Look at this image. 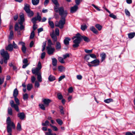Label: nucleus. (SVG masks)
<instances>
[{
  "instance_id": "nucleus-51",
  "label": "nucleus",
  "mask_w": 135,
  "mask_h": 135,
  "mask_svg": "<svg viewBox=\"0 0 135 135\" xmlns=\"http://www.w3.org/2000/svg\"><path fill=\"white\" fill-rule=\"evenodd\" d=\"M90 57L94 59H96L97 57L96 55L94 54H90Z\"/></svg>"
},
{
  "instance_id": "nucleus-63",
  "label": "nucleus",
  "mask_w": 135,
  "mask_h": 135,
  "mask_svg": "<svg viewBox=\"0 0 135 135\" xmlns=\"http://www.w3.org/2000/svg\"><path fill=\"white\" fill-rule=\"evenodd\" d=\"M27 62L28 60L26 59H24L23 60V62L24 64H28Z\"/></svg>"
},
{
  "instance_id": "nucleus-47",
  "label": "nucleus",
  "mask_w": 135,
  "mask_h": 135,
  "mask_svg": "<svg viewBox=\"0 0 135 135\" xmlns=\"http://www.w3.org/2000/svg\"><path fill=\"white\" fill-rule=\"evenodd\" d=\"M13 31H11L10 32V35L9 37V38L11 39H12L13 38Z\"/></svg>"
},
{
  "instance_id": "nucleus-17",
  "label": "nucleus",
  "mask_w": 135,
  "mask_h": 135,
  "mask_svg": "<svg viewBox=\"0 0 135 135\" xmlns=\"http://www.w3.org/2000/svg\"><path fill=\"white\" fill-rule=\"evenodd\" d=\"M90 30L91 31L94 33L97 34L98 33V31L93 26H92L90 28Z\"/></svg>"
},
{
  "instance_id": "nucleus-64",
  "label": "nucleus",
  "mask_w": 135,
  "mask_h": 135,
  "mask_svg": "<svg viewBox=\"0 0 135 135\" xmlns=\"http://www.w3.org/2000/svg\"><path fill=\"white\" fill-rule=\"evenodd\" d=\"M126 135H133V134L131 133L130 132H127L125 133Z\"/></svg>"
},
{
  "instance_id": "nucleus-53",
  "label": "nucleus",
  "mask_w": 135,
  "mask_h": 135,
  "mask_svg": "<svg viewBox=\"0 0 135 135\" xmlns=\"http://www.w3.org/2000/svg\"><path fill=\"white\" fill-rule=\"evenodd\" d=\"M69 55L68 53H67L65 55H63V59H65L67 57H69Z\"/></svg>"
},
{
  "instance_id": "nucleus-49",
  "label": "nucleus",
  "mask_w": 135,
  "mask_h": 135,
  "mask_svg": "<svg viewBox=\"0 0 135 135\" xmlns=\"http://www.w3.org/2000/svg\"><path fill=\"white\" fill-rule=\"evenodd\" d=\"M85 51V52L89 54L91 53L93 51V50H88L87 49H85L84 50Z\"/></svg>"
},
{
  "instance_id": "nucleus-33",
  "label": "nucleus",
  "mask_w": 135,
  "mask_h": 135,
  "mask_svg": "<svg viewBox=\"0 0 135 135\" xmlns=\"http://www.w3.org/2000/svg\"><path fill=\"white\" fill-rule=\"evenodd\" d=\"M40 0H32V3L34 5H37L39 3Z\"/></svg>"
},
{
  "instance_id": "nucleus-48",
  "label": "nucleus",
  "mask_w": 135,
  "mask_h": 135,
  "mask_svg": "<svg viewBox=\"0 0 135 135\" xmlns=\"http://www.w3.org/2000/svg\"><path fill=\"white\" fill-rule=\"evenodd\" d=\"M8 113L9 114L11 115H12V112L11 108L9 107L8 108Z\"/></svg>"
},
{
  "instance_id": "nucleus-45",
  "label": "nucleus",
  "mask_w": 135,
  "mask_h": 135,
  "mask_svg": "<svg viewBox=\"0 0 135 135\" xmlns=\"http://www.w3.org/2000/svg\"><path fill=\"white\" fill-rule=\"evenodd\" d=\"M35 36V32L34 31H32L31 32V35L30 36V38L31 39L33 38Z\"/></svg>"
},
{
  "instance_id": "nucleus-31",
  "label": "nucleus",
  "mask_w": 135,
  "mask_h": 135,
  "mask_svg": "<svg viewBox=\"0 0 135 135\" xmlns=\"http://www.w3.org/2000/svg\"><path fill=\"white\" fill-rule=\"evenodd\" d=\"M26 13H27L28 16L30 17L33 16L34 14L33 11L31 10L26 12Z\"/></svg>"
},
{
  "instance_id": "nucleus-13",
  "label": "nucleus",
  "mask_w": 135,
  "mask_h": 135,
  "mask_svg": "<svg viewBox=\"0 0 135 135\" xmlns=\"http://www.w3.org/2000/svg\"><path fill=\"white\" fill-rule=\"evenodd\" d=\"M80 37L81 40H82L83 39L86 42H88L90 41L89 38L85 36H82L80 34Z\"/></svg>"
},
{
  "instance_id": "nucleus-10",
  "label": "nucleus",
  "mask_w": 135,
  "mask_h": 135,
  "mask_svg": "<svg viewBox=\"0 0 135 135\" xmlns=\"http://www.w3.org/2000/svg\"><path fill=\"white\" fill-rule=\"evenodd\" d=\"M46 49L47 51V53L49 55L53 54L55 50V49L54 47H47Z\"/></svg>"
},
{
  "instance_id": "nucleus-1",
  "label": "nucleus",
  "mask_w": 135,
  "mask_h": 135,
  "mask_svg": "<svg viewBox=\"0 0 135 135\" xmlns=\"http://www.w3.org/2000/svg\"><path fill=\"white\" fill-rule=\"evenodd\" d=\"M42 67L41 62L39 61L37 65V67L36 68H33L32 69V72L33 74L37 76V79L38 81L40 82L42 81L41 76V72L40 71Z\"/></svg>"
},
{
  "instance_id": "nucleus-42",
  "label": "nucleus",
  "mask_w": 135,
  "mask_h": 135,
  "mask_svg": "<svg viewBox=\"0 0 135 135\" xmlns=\"http://www.w3.org/2000/svg\"><path fill=\"white\" fill-rule=\"evenodd\" d=\"M58 98L59 100H61L63 98V96L60 93H58L57 94Z\"/></svg>"
},
{
  "instance_id": "nucleus-8",
  "label": "nucleus",
  "mask_w": 135,
  "mask_h": 135,
  "mask_svg": "<svg viewBox=\"0 0 135 135\" xmlns=\"http://www.w3.org/2000/svg\"><path fill=\"white\" fill-rule=\"evenodd\" d=\"M0 54L4 59H8L9 57V55L7 51H5L4 49L1 50Z\"/></svg>"
},
{
  "instance_id": "nucleus-50",
  "label": "nucleus",
  "mask_w": 135,
  "mask_h": 135,
  "mask_svg": "<svg viewBox=\"0 0 135 135\" xmlns=\"http://www.w3.org/2000/svg\"><path fill=\"white\" fill-rule=\"evenodd\" d=\"M22 52L25 53L26 51V48L25 46H23L22 48Z\"/></svg>"
},
{
  "instance_id": "nucleus-7",
  "label": "nucleus",
  "mask_w": 135,
  "mask_h": 135,
  "mask_svg": "<svg viewBox=\"0 0 135 135\" xmlns=\"http://www.w3.org/2000/svg\"><path fill=\"white\" fill-rule=\"evenodd\" d=\"M57 10L59 15L61 16H66L68 14L66 10H64L63 7H61L59 8L57 7Z\"/></svg>"
},
{
  "instance_id": "nucleus-9",
  "label": "nucleus",
  "mask_w": 135,
  "mask_h": 135,
  "mask_svg": "<svg viewBox=\"0 0 135 135\" xmlns=\"http://www.w3.org/2000/svg\"><path fill=\"white\" fill-rule=\"evenodd\" d=\"M52 2L55 5L54 8V10L55 12H57L58 10H57V7L59 6V4L57 0H51Z\"/></svg>"
},
{
  "instance_id": "nucleus-60",
  "label": "nucleus",
  "mask_w": 135,
  "mask_h": 135,
  "mask_svg": "<svg viewBox=\"0 0 135 135\" xmlns=\"http://www.w3.org/2000/svg\"><path fill=\"white\" fill-rule=\"evenodd\" d=\"M65 77V76L64 75L61 76L59 78V81H61L62 79L64 78Z\"/></svg>"
},
{
  "instance_id": "nucleus-59",
  "label": "nucleus",
  "mask_w": 135,
  "mask_h": 135,
  "mask_svg": "<svg viewBox=\"0 0 135 135\" xmlns=\"http://www.w3.org/2000/svg\"><path fill=\"white\" fill-rule=\"evenodd\" d=\"M55 33L56 35L59 36V31L58 28H56L55 30Z\"/></svg>"
},
{
  "instance_id": "nucleus-19",
  "label": "nucleus",
  "mask_w": 135,
  "mask_h": 135,
  "mask_svg": "<svg viewBox=\"0 0 135 135\" xmlns=\"http://www.w3.org/2000/svg\"><path fill=\"white\" fill-rule=\"evenodd\" d=\"M56 49L58 50H59L61 48V45L60 43L59 42H57L55 45Z\"/></svg>"
},
{
  "instance_id": "nucleus-26",
  "label": "nucleus",
  "mask_w": 135,
  "mask_h": 135,
  "mask_svg": "<svg viewBox=\"0 0 135 135\" xmlns=\"http://www.w3.org/2000/svg\"><path fill=\"white\" fill-rule=\"evenodd\" d=\"M18 94V91L17 88L15 89L13 91V96L14 97H17Z\"/></svg>"
},
{
  "instance_id": "nucleus-12",
  "label": "nucleus",
  "mask_w": 135,
  "mask_h": 135,
  "mask_svg": "<svg viewBox=\"0 0 135 135\" xmlns=\"http://www.w3.org/2000/svg\"><path fill=\"white\" fill-rule=\"evenodd\" d=\"M100 61L99 60L96 59L90 62V63L93 65L94 66H96L99 65Z\"/></svg>"
},
{
  "instance_id": "nucleus-32",
  "label": "nucleus",
  "mask_w": 135,
  "mask_h": 135,
  "mask_svg": "<svg viewBox=\"0 0 135 135\" xmlns=\"http://www.w3.org/2000/svg\"><path fill=\"white\" fill-rule=\"evenodd\" d=\"M87 26L85 24L81 26V29L83 31H84L87 28Z\"/></svg>"
},
{
  "instance_id": "nucleus-36",
  "label": "nucleus",
  "mask_w": 135,
  "mask_h": 135,
  "mask_svg": "<svg viewBox=\"0 0 135 135\" xmlns=\"http://www.w3.org/2000/svg\"><path fill=\"white\" fill-rule=\"evenodd\" d=\"M49 122L47 120L45 121L44 123H42V125L43 126H49Z\"/></svg>"
},
{
  "instance_id": "nucleus-57",
  "label": "nucleus",
  "mask_w": 135,
  "mask_h": 135,
  "mask_svg": "<svg viewBox=\"0 0 135 135\" xmlns=\"http://www.w3.org/2000/svg\"><path fill=\"white\" fill-rule=\"evenodd\" d=\"M90 55H86L84 57V59L86 60H88L90 59Z\"/></svg>"
},
{
  "instance_id": "nucleus-11",
  "label": "nucleus",
  "mask_w": 135,
  "mask_h": 135,
  "mask_svg": "<svg viewBox=\"0 0 135 135\" xmlns=\"http://www.w3.org/2000/svg\"><path fill=\"white\" fill-rule=\"evenodd\" d=\"M42 101L45 107L49 106V103L51 102V100L49 99H43Z\"/></svg>"
},
{
  "instance_id": "nucleus-2",
  "label": "nucleus",
  "mask_w": 135,
  "mask_h": 135,
  "mask_svg": "<svg viewBox=\"0 0 135 135\" xmlns=\"http://www.w3.org/2000/svg\"><path fill=\"white\" fill-rule=\"evenodd\" d=\"M18 23H16L15 26V30L18 31L19 29L22 30L24 29V27L23 25V22L25 21L24 17H20V19L18 20Z\"/></svg>"
},
{
  "instance_id": "nucleus-24",
  "label": "nucleus",
  "mask_w": 135,
  "mask_h": 135,
  "mask_svg": "<svg viewBox=\"0 0 135 135\" xmlns=\"http://www.w3.org/2000/svg\"><path fill=\"white\" fill-rule=\"evenodd\" d=\"M128 35L129 38L132 39L135 36V32H131L128 34Z\"/></svg>"
},
{
  "instance_id": "nucleus-39",
  "label": "nucleus",
  "mask_w": 135,
  "mask_h": 135,
  "mask_svg": "<svg viewBox=\"0 0 135 135\" xmlns=\"http://www.w3.org/2000/svg\"><path fill=\"white\" fill-rule=\"evenodd\" d=\"M92 6L94 7L98 11H100L102 10L99 7L95 6L94 4H92Z\"/></svg>"
},
{
  "instance_id": "nucleus-56",
  "label": "nucleus",
  "mask_w": 135,
  "mask_h": 135,
  "mask_svg": "<svg viewBox=\"0 0 135 135\" xmlns=\"http://www.w3.org/2000/svg\"><path fill=\"white\" fill-rule=\"evenodd\" d=\"M31 80L32 83H34L35 82V81L36 80V78L34 76H31Z\"/></svg>"
},
{
  "instance_id": "nucleus-44",
  "label": "nucleus",
  "mask_w": 135,
  "mask_h": 135,
  "mask_svg": "<svg viewBox=\"0 0 135 135\" xmlns=\"http://www.w3.org/2000/svg\"><path fill=\"white\" fill-rule=\"evenodd\" d=\"M28 98V95L26 93L23 95V98L24 100H27Z\"/></svg>"
},
{
  "instance_id": "nucleus-16",
  "label": "nucleus",
  "mask_w": 135,
  "mask_h": 135,
  "mask_svg": "<svg viewBox=\"0 0 135 135\" xmlns=\"http://www.w3.org/2000/svg\"><path fill=\"white\" fill-rule=\"evenodd\" d=\"M24 9L25 10L26 12H27L30 10V5L27 4H25V6L24 7Z\"/></svg>"
},
{
  "instance_id": "nucleus-4",
  "label": "nucleus",
  "mask_w": 135,
  "mask_h": 135,
  "mask_svg": "<svg viewBox=\"0 0 135 135\" xmlns=\"http://www.w3.org/2000/svg\"><path fill=\"white\" fill-rule=\"evenodd\" d=\"M6 123L7 124V128L8 133H10L12 132V129L11 126L15 128V125L13 123L11 122L10 118L8 117L7 119Z\"/></svg>"
},
{
  "instance_id": "nucleus-18",
  "label": "nucleus",
  "mask_w": 135,
  "mask_h": 135,
  "mask_svg": "<svg viewBox=\"0 0 135 135\" xmlns=\"http://www.w3.org/2000/svg\"><path fill=\"white\" fill-rule=\"evenodd\" d=\"M100 56L101 57V61L102 62H103L106 58V54L104 52H103L100 54Z\"/></svg>"
},
{
  "instance_id": "nucleus-28",
  "label": "nucleus",
  "mask_w": 135,
  "mask_h": 135,
  "mask_svg": "<svg viewBox=\"0 0 135 135\" xmlns=\"http://www.w3.org/2000/svg\"><path fill=\"white\" fill-rule=\"evenodd\" d=\"M50 18L49 19V23L51 28H53L54 27V23L52 21L50 20Z\"/></svg>"
},
{
  "instance_id": "nucleus-58",
  "label": "nucleus",
  "mask_w": 135,
  "mask_h": 135,
  "mask_svg": "<svg viewBox=\"0 0 135 135\" xmlns=\"http://www.w3.org/2000/svg\"><path fill=\"white\" fill-rule=\"evenodd\" d=\"M4 77H3L2 79L0 78V85L2 84L4 82Z\"/></svg>"
},
{
  "instance_id": "nucleus-5",
  "label": "nucleus",
  "mask_w": 135,
  "mask_h": 135,
  "mask_svg": "<svg viewBox=\"0 0 135 135\" xmlns=\"http://www.w3.org/2000/svg\"><path fill=\"white\" fill-rule=\"evenodd\" d=\"M80 34L78 33L76 34L77 38L74 40L73 42L74 44L73 46L74 48H76L79 47V44L81 40L80 37Z\"/></svg>"
},
{
  "instance_id": "nucleus-40",
  "label": "nucleus",
  "mask_w": 135,
  "mask_h": 135,
  "mask_svg": "<svg viewBox=\"0 0 135 135\" xmlns=\"http://www.w3.org/2000/svg\"><path fill=\"white\" fill-rule=\"evenodd\" d=\"M64 59H63L61 57H59L58 58V60L61 63H64L65 62V61L63 60Z\"/></svg>"
},
{
  "instance_id": "nucleus-38",
  "label": "nucleus",
  "mask_w": 135,
  "mask_h": 135,
  "mask_svg": "<svg viewBox=\"0 0 135 135\" xmlns=\"http://www.w3.org/2000/svg\"><path fill=\"white\" fill-rule=\"evenodd\" d=\"M17 130L19 131H21L22 130L21 125L19 123L17 124Z\"/></svg>"
},
{
  "instance_id": "nucleus-54",
  "label": "nucleus",
  "mask_w": 135,
  "mask_h": 135,
  "mask_svg": "<svg viewBox=\"0 0 135 135\" xmlns=\"http://www.w3.org/2000/svg\"><path fill=\"white\" fill-rule=\"evenodd\" d=\"M48 45L47 47H51V45H52L51 41L50 40H49L48 41Z\"/></svg>"
},
{
  "instance_id": "nucleus-34",
  "label": "nucleus",
  "mask_w": 135,
  "mask_h": 135,
  "mask_svg": "<svg viewBox=\"0 0 135 135\" xmlns=\"http://www.w3.org/2000/svg\"><path fill=\"white\" fill-rule=\"evenodd\" d=\"M32 88V85L31 84H29L27 85V89L28 90H30Z\"/></svg>"
},
{
  "instance_id": "nucleus-37",
  "label": "nucleus",
  "mask_w": 135,
  "mask_h": 135,
  "mask_svg": "<svg viewBox=\"0 0 135 135\" xmlns=\"http://www.w3.org/2000/svg\"><path fill=\"white\" fill-rule=\"evenodd\" d=\"M56 122L59 125H61L62 124L63 122L61 120L59 119H56Z\"/></svg>"
},
{
  "instance_id": "nucleus-35",
  "label": "nucleus",
  "mask_w": 135,
  "mask_h": 135,
  "mask_svg": "<svg viewBox=\"0 0 135 135\" xmlns=\"http://www.w3.org/2000/svg\"><path fill=\"white\" fill-rule=\"evenodd\" d=\"M95 27L99 31L101 30L102 28V26L99 24H96L95 25Z\"/></svg>"
},
{
  "instance_id": "nucleus-15",
  "label": "nucleus",
  "mask_w": 135,
  "mask_h": 135,
  "mask_svg": "<svg viewBox=\"0 0 135 135\" xmlns=\"http://www.w3.org/2000/svg\"><path fill=\"white\" fill-rule=\"evenodd\" d=\"M18 117L21 120H23L25 117V115L23 112L18 113L17 114Z\"/></svg>"
},
{
  "instance_id": "nucleus-30",
  "label": "nucleus",
  "mask_w": 135,
  "mask_h": 135,
  "mask_svg": "<svg viewBox=\"0 0 135 135\" xmlns=\"http://www.w3.org/2000/svg\"><path fill=\"white\" fill-rule=\"evenodd\" d=\"M113 99L111 98L107 99L104 100V102L107 103H109L110 102H113Z\"/></svg>"
},
{
  "instance_id": "nucleus-62",
  "label": "nucleus",
  "mask_w": 135,
  "mask_h": 135,
  "mask_svg": "<svg viewBox=\"0 0 135 135\" xmlns=\"http://www.w3.org/2000/svg\"><path fill=\"white\" fill-rule=\"evenodd\" d=\"M73 91V88L72 87H70L69 88L68 90V92L69 93H71Z\"/></svg>"
},
{
  "instance_id": "nucleus-6",
  "label": "nucleus",
  "mask_w": 135,
  "mask_h": 135,
  "mask_svg": "<svg viewBox=\"0 0 135 135\" xmlns=\"http://www.w3.org/2000/svg\"><path fill=\"white\" fill-rule=\"evenodd\" d=\"M65 17H62L59 21H56L55 23L56 26L59 27L60 28L62 29L63 28L64 25L65 23Z\"/></svg>"
},
{
  "instance_id": "nucleus-21",
  "label": "nucleus",
  "mask_w": 135,
  "mask_h": 135,
  "mask_svg": "<svg viewBox=\"0 0 135 135\" xmlns=\"http://www.w3.org/2000/svg\"><path fill=\"white\" fill-rule=\"evenodd\" d=\"M6 49L10 51H12L13 49L12 45L11 44L8 45V46L6 47Z\"/></svg>"
},
{
  "instance_id": "nucleus-61",
  "label": "nucleus",
  "mask_w": 135,
  "mask_h": 135,
  "mask_svg": "<svg viewBox=\"0 0 135 135\" xmlns=\"http://www.w3.org/2000/svg\"><path fill=\"white\" fill-rule=\"evenodd\" d=\"M45 55V52H42L41 54V59H42L43 58H44Z\"/></svg>"
},
{
  "instance_id": "nucleus-22",
  "label": "nucleus",
  "mask_w": 135,
  "mask_h": 135,
  "mask_svg": "<svg viewBox=\"0 0 135 135\" xmlns=\"http://www.w3.org/2000/svg\"><path fill=\"white\" fill-rule=\"evenodd\" d=\"M48 132H46L45 133L46 135H56L55 133H52V130L50 129H48Z\"/></svg>"
},
{
  "instance_id": "nucleus-41",
  "label": "nucleus",
  "mask_w": 135,
  "mask_h": 135,
  "mask_svg": "<svg viewBox=\"0 0 135 135\" xmlns=\"http://www.w3.org/2000/svg\"><path fill=\"white\" fill-rule=\"evenodd\" d=\"M39 107L42 109L43 110H45V105L44 104H40L39 105Z\"/></svg>"
},
{
  "instance_id": "nucleus-43",
  "label": "nucleus",
  "mask_w": 135,
  "mask_h": 135,
  "mask_svg": "<svg viewBox=\"0 0 135 135\" xmlns=\"http://www.w3.org/2000/svg\"><path fill=\"white\" fill-rule=\"evenodd\" d=\"M105 10L107 12H108L110 14L109 15V16H110V17H116V16L114 15L113 14H110V11L106 8H105Z\"/></svg>"
},
{
  "instance_id": "nucleus-23",
  "label": "nucleus",
  "mask_w": 135,
  "mask_h": 135,
  "mask_svg": "<svg viewBox=\"0 0 135 135\" xmlns=\"http://www.w3.org/2000/svg\"><path fill=\"white\" fill-rule=\"evenodd\" d=\"M51 36L54 42L57 41V37L54 33H53L51 34Z\"/></svg>"
},
{
  "instance_id": "nucleus-25",
  "label": "nucleus",
  "mask_w": 135,
  "mask_h": 135,
  "mask_svg": "<svg viewBox=\"0 0 135 135\" xmlns=\"http://www.w3.org/2000/svg\"><path fill=\"white\" fill-rule=\"evenodd\" d=\"M56 79L55 76L52 75H50L48 77V80L50 81H52Z\"/></svg>"
},
{
  "instance_id": "nucleus-14",
  "label": "nucleus",
  "mask_w": 135,
  "mask_h": 135,
  "mask_svg": "<svg viewBox=\"0 0 135 135\" xmlns=\"http://www.w3.org/2000/svg\"><path fill=\"white\" fill-rule=\"evenodd\" d=\"M78 9V6L77 5H75L74 6L70 8V12L73 13L76 12Z\"/></svg>"
},
{
  "instance_id": "nucleus-27",
  "label": "nucleus",
  "mask_w": 135,
  "mask_h": 135,
  "mask_svg": "<svg viewBox=\"0 0 135 135\" xmlns=\"http://www.w3.org/2000/svg\"><path fill=\"white\" fill-rule=\"evenodd\" d=\"M52 64L53 66H56L57 65V60L55 58L52 59Z\"/></svg>"
},
{
  "instance_id": "nucleus-29",
  "label": "nucleus",
  "mask_w": 135,
  "mask_h": 135,
  "mask_svg": "<svg viewBox=\"0 0 135 135\" xmlns=\"http://www.w3.org/2000/svg\"><path fill=\"white\" fill-rule=\"evenodd\" d=\"M58 69L59 71L62 72L65 71V68L63 66H60L58 67Z\"/></svg>"
},
{
  "instance_id": "nucleus-52",
  "label": "nucleus",
  "mask_w": 135,
  "mask_h": 135,
  "mask_svg": "<svg viewBox=\"0 0 135 135\" xmlns=\"http://www.w3.org/2000/svg\"><path fill=\"white\" fill-rule=\"evenodd\" d=\"M37 21V19L36 17H33L32 19V21L33 24H35L36 21Z\"/></svg>"
},
{
  "instance_id": "nucleus-55",
  "label": "nucleus",
  "mask_w": 135,
  "mask_h": 135,
  "mask_svg": "<svg viewBox=\"0 0 135 135\" xmlns=\"http://www.w3.org/2000/svg\"><path fill=\"white\" fill-rule=\"evenodd\" d=\"M125 13L126 14L127 16H130V13L129 11L127 9H125Z\"/></svg>"
},
{
  "instance_id": "nucleus-20",
  "label": "nucleus",
  "mask_w": 135,
  "mask_h": 135,
  "mask_svg": "<svg viewBox=\"0 0 135 135\" xmlns=\"http://www.w3.org/2000/svg\"><path fill=\"white\" fill-rule=\"evenodd\" d=\"M71 40V39L68 37H66L64 40V43L66 45H68L69 41Z\"/></svg>"
},
{
  "instance_id": "nucleus-46",
  "label": "nucleus",
  "mask_w": 135,
  "mask_h": 135,
  "mask_svg": "<svg viewBox=\"0 0 135 135\" xmlns=\"http://www.w3.org/2000/svg\"><path fill=\"white\" fill-rule=\"evenodd\" d=\"M35 86L36 88H38L40 86V84L39 82L37 81H36L35 82Z\"/></svg>"
},
{
  "instance_id": "nucleus-3",
  "label": "nucleus",
  "mask_w": 135,
  "mask_h": 135,
  "mask_svg": "<svg viewBox=\"0 0 135 135\" xmlns=\"http://www.w3.org/2000/svg\"><path fill=\"white\" fill-rule=\"evenodd\" d=\"M14 100L16 104L14 103L13 101L11 100L10 101V104L11 106L15 108L17 112L19 111L18 105L20 104L19 100L17 97H14Z\"/></svg>"
}]
</instances>
